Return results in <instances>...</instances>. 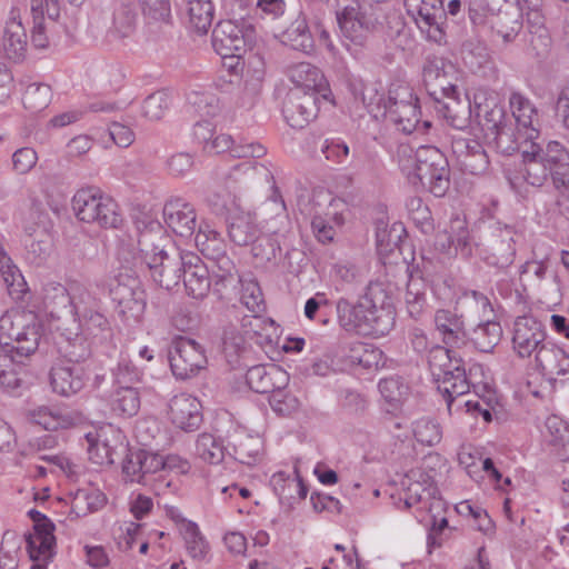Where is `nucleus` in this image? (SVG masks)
<instances>
[{
  "mask_svg": "<svg viewBox=\"0 0 569 569\" xmlns=\"http://www.w3.org/2000/svg\"><path fill=\"white\" fill-rule=\"evenodd\" d=\"M336 310L341 328L363 337H383L396 323L392 297L379 281L370 282L355 303L340 298Z\"/></svg>",
  "mask_w": 569,
  "mask_h": 569,
  "instance_id": "f257e3e1",
  "label": "nucleus"
},
{
  "mask_svg": "<svg viewBox=\"0 0 569 569\" xmlns=\"http://www.w3.org/2000/svg\"><path fill=\"white\" fill-rule=\"evenodd\" d=\"M523 178L532 187H542L549 180L557 190L569 189V151L558 141L540 143L523 141Z\"/></svg>",
  "mask_w": 569,
  "mask_h": 569,
  "instance_id": "f03ea898",
  "label": "nucleus"
},
{
  "mask_svg": "<svg viewBox=\"0 0 569 569\" xmlns=\"http://www.w3.org/2000/svg\"><path fill=\"white\" fill-rule=\"evenodd\" d=\"M167 237L159 222H150L140 231L138 249L141 252V266H146L152 280L161 288L171 290L179 284L184 270L187 252L174 248L167 250L161 242Z\"/></svg>",
  "mask_w": 569,
  "mask_h": 569,
  "instance_id": "7ed1b4c3",
  "label": "nucleus"
},
{
  "mask_svg": "<svg viewBox=\"0 0 569 569\" xmlns=\"http://www.w3.org/2000/svg\"><path fill=\"white\" fill-rule=\"evenodd\" d=\"M517 236L512 226L500 222L490 226L482 240L476 243L480 259L488 267L507 270L515 261Z\"/></svg>",
  "mask_w": 569,
  "mask_h": 569,
  "instance_id": "20e7f679",
  "label": "nucleus"
},
{
  "mask_svg": "<svg viewBox=\"0 0 569 569\" xmlns=\"http://www.w3.org/2000/svg\"><path fill=\"white\" fill-rule=\"evenodd\" d=\"M415 176L435 197H443L450 187V168L445 153L433 146H421L415 153Z\"/></svg>",
  "mask_w": 569,
  "mask_h": 569,
  "instance_id": "39448f33",
  "label": "nucleus"
},
{
  "mask_svg": "<svg viewBox=\"0 0 569 569\" xmlns=\"http://www.w3.org/2000/svg\"><path fill=\"white\" fill-rule=\"evenodd\" d=\"M109 295L121 319L138 321L143 315L146 293L133 273L119 272L110 283Z\"/></svg>",
  "mask_w": 569,
  "mask_h": 569,
  "instance_id": "423d86ee",
  "label": "nucleus"
},
{
  "mask_svg": "<svg viewBox=\"0 0 569 569\" xmlns=\"http://www.w3.org/2000/svg\"><path fill=\"white\" fill-rule=\"evenodd\" d=\"M418 101L409 86L398 84L390 88L388 99L383 103L388 118L406 134L415 132L420 123Z\"/></svg>",
  "mask_w": 569,
  "mask_h": 569,
  "instance_id": "0eeeda50",
  "label": "nucleus"
},
{
  "mask_svg": "<svg viewBox=\"0 0 569 569\" xmlns=\"http://www.w3.org/2000/svg\"><path fill=\"white\" fill-rule=\"evenodd\" d=\"M338 26L342 36L353 44L363 47L370 36L372 24L362 10L359 0H333Z\"/></svg>",
  "mask_w": 569,
  "mask_h": 569,
  "instance_id": "6e6552de",
  "label": "nucleus"
},
{
  "mask_svg": "<svg viewBox=\"0 0 569 569\" xmlns=\"http://www.w3.org/2000/svg\"><path fill=\"white\" fill-rule=\"evenodd\" d=\"M172 373L182 380L190 379L207 366L204 349L194 340L177 337L169 349Z\"/></svg>",
  "mask_w": 569,
  "mask_h": 569,
  "instance_id": "1a4fd4ad",
  "label": "nucleus"
},
{
  "mask_svg": "<svg viewBox=\"0 0 569 569\" xmlns=\"http://www.w3.org/2000/svg\"><path fill=\"white\" fill-rule=\"evenodd\" d=\"M0 331L12 341L10 347L21 361L38 349L40 340L39 325L36 322L27 323L21 315L14 317L10 315L2 316L0 318Z\"/></svg>",
  "mask_w": 569,
  "mask_h": 569,
  "instance_id": "9d476101",
  "label": "nucleus"
},
{
  "mask_svg": "<svg viewBox=\"0 0 569 569\" xmlns=\"http://www.w3.org/2000/svg\"><path fill=\"white\" fill-rule=\"evenodd\" d=\"M322 100L326 101L315 91L291 89L283 101L282 114L290 127L302 129L317 118Z\"/></svg>",
  "mask_w": 569,
  "mask_h": 569,
  "instance_id": "9b49d317",
  "label": "nucleus"
},
{
  "mask_svg": "<svg viewBox=\"0 0 569 569\" xmlns=\"http://www.w3.org/2000/svg\"><path fill=\"white\" fill-rule=\"evenodd\" d=\"M545 326L532 316L518 317L513 322L512 348L520 358H529L547 341Z\"/></svg>",
  "mask_w": 569,
  "mask_h": 569,
  "instance_id": "f8f14e48",
  "label": "nucleus"
},
{
  "mask_svg": "<svg viewBox=\"0 0 569 569\" xmlns=\"http://www.w3.org/2000/svg\"><path fill=\"white\" fill-rule=\"evenodd\" d=\"M162 213L167 227L181 238H191L198 230L196 209L183 198L177 197L166 201Z\"/></svg>",
  "mask_w": 569,
  "mask_h": 569,
  "instance_id": "ddd939ff",
  "label": "nucleus"
},
{
  "mask_svg": "<svg viewBox=\"0 0 569 569\" xmlns=\"http://www.w3.org/2000/svg\"><path fill=\"white\" fill-rule=\"evenodd\" d=\"M49 378L53 392L62 397H71L83 389L88 372L83 365L59 360L51 367Z\"/></svg>",
  "mask_w": 569,
  "mask_h": 569,
  "instance_id": "4468645a",
  "label": "nucleus"
},
{
  "mask_svg": "<svg viewBox=\"0 0 569 569\" xmlns=\"http://www.w3.org/2000/svg\"><path fill=\"white\" fill-rule=\"evenodd\" d=\"M246 33L236 21H219L212 30V47L214 51L226 58L240 59L246 51Z\"/></svg>",
  "mask_w": 569,
  "mask_h": 569,
  "instance_id": "2eb2a0df",
  "label": "nucleus"
},
{
  "mask_svg": "<svg viewBox=\"0 0 569 569\" xmlns=\"http://www.w3.org/2000/svg\"><path fill=\"white\" fill-rule=\"evenodd\" d=\"M201 408L202 406L196 397L182 392L169 400L168 417L177 428L192 432L202 423Z\"/></svg>",
  "mask_w": 569,
  "mask_h": 569,
  "instance_id": "dca6fc26",
  "label": "nucleus"
},
{
  "mask_svg": "<svg viewBox=\"0 0 569 569\" xmlns=\"http://www.w3.org/2000/svg\"><path fill=\"white\" fill-rule=\"evenodd\" d=\"M246 381L252 391L269 393L277 389H284L289 383V375L274 363L256 365L248 368Z\"/></svg>",
  "mask_w": 569,
  "mask_h": 569,
  "instance_id": "f3484780",
  "label": "nucleus"
},
{
  "mask_svg": "<svg viewBox=\"0 0 569 569\" xmlns=\"http://www.w3.org/2000/svg\"><path fill=\"white\" fill-rule=\"evenodd\" d=\"M136 21V11L128 4H121L113 12L111 27L94 38L103 47H116L133 34Z\"/></svg>",
  "mask_w": 569,
  "mask_h": 569,
  "instance_id": "a211bd4d",
  "label": "nucleus"
},
{
  "mask_svg": "<svg viewBox=\"0 0 569 569\" xmlns=\"http://www.w3.org/2000/svg\"><path fill=\"white\" fill-rule=\"evenodd\" d=\"M502 332L500 322L491 318L478 320L473 327L467 328L465 348L490 353L500 342Z\"/></svg>",
  "mask_w": 569,
  "mask_h": 569,
  "instance_id": "6ab92c4d",
  "label": "nucleus"
},
{
  "mask_svg": "<svg viewBox=\"0 0 569 569\" xmlns=\"http://www.w3.org/2000/svg\"><path fill=\"white\" fill-rule=\"evenodd\" d=\"M289 78L296 84L295 89L315 91L326 101H330L331 90L319 68L309 63L300 62L289 68Z\"/></svg>",
  "mask_w": 569,
  "mask_h": 569,
  "instance_id": "aec40b11",
  "label": "nucleus"
},
{
  "mask_svg": "<svg viewBox=\"0 0 569 569\" xmlns=\"http://www.w3.org/2000/svg\"><path fill=\"white\" fill-rule=\"evenodd\" d=\"M187 293L194 299L204 298L211 287L208 267L201 258L193 252H187V260L182 277Z\"/></svg>",
  "mask_w": 569,
  "mask_h": 569,
  "instance_id": "412c9836",
  "label": "nucleus"
},
{
  "mask_svg": "<svg viewBox=\"0 0 569 569\" xmlns=\"http://www.w3.org/2000/svg\"><path fill=\"white\" fill-rule=\"evenodd\" d=\"M509 106L519 130H526L525 140L537 139L539 136L538 110L529 98L519 91H512Z\"/></svg>",
  "mask_w": 569,
  "mask_h": 569,
  "instance_id": "4be33fe9",
  "label": "nucleus"
},
{
  "mask_svg": "<svg viewBox=\"0 0 569 569\" xmlns=\"http://www.w3.org/2000/svg\"><path fill=\"white\" fill-rule=\"evenodd\" d=\"M463 316L448 309L436 311L433 321L437 331L440 333L442 342L452 348H465L467 328L465 327Z\"/></svg>",
  "mask_w": 569,
  "mask_h": 569,
  "instance_id": "5701e85b",
  "label": "nucleus"
},
{
  "mask_svg": "<svg viewBox=\"0 0 569 569\" xmlns=\"http://www.w3.org/2000/svg\"><path fill=\"white\" fill-rule=\"evenodd\" d=\"M226 224L229 239L236 246H248L257 239L260 229L254 217L241 208L227 216Z\"/></svg>",
  "mask_w": 569,
  "mask_h": 569,
  "instance_id": "b1692460",
  "label": "nucleus"
},
{
  "mask_svg": "<svg viewBox=\"0 0 569 569\" xmlns=\"http://www.w3.org/2000/svg\"><path fill=\"white\" fill-rule=\"evenodd\" d=\"M228 151L232 158H261L267 153L266 147L258 142H241L236 144L229 134H217L206 146L207 153H222Z\"/></svg>",
  "mask_w": 569,
  "mask_h": 569,
  "instance_id": "393cba45",
  "label": "nucleus"
},
{
  "mask_svg": "<svg viewBox=\"0 0 569 569\" xmlns=\"http://www.w3.org/2000/svg\"><path fill=\"white\" fill-rule=\"evenodd\" d=\"M436 111L456 129L468 127L471 117L470 102L460 99L459 92L435 101Z\"/></svg>",
  "mask_w": 569,
  "mask_h": 569,
  "instance_id": "a878e982",
  "label": "nucleus"
},
{
  "mask_svg": "<svg viewBox=\"0 0 569 569\" xmlns=\"http://www.w3.org/2000/svg\"><path fill=\"white\" fill-rule=\"evenodd\" d=\"M461 315L468 320H483L495 316L489 298L481 291L466 290L457 301Z\"/></svg>",
  "mask_w": 569,
  "mask_h": 569,
  "instance_id": "bb28decb",
  "label": "nucleus"
},
{
  "mask_svg": "<svg viewBox=\"0 0 569 569\" xmlns=\"http://www.w3.org/2000/svg\"><path fill=\"white\" fill-rule=\"evenodd\" d=\"M27 46V33L21 21L16 19L8 21L2 39L4 56L13 62H21L26 58Z\"/></svg>",
  "mask_w": 569,
  "mask_h": 569,
  "instance_id": "cd10ccee",
  "label": "nucleus"
},
{
  "mask_svg": "<svg viewBox=\"0 0 569 569\" xmlns=\"http://www.w3.org/2000/svg\"><path fill=\"white\" fill-rule=\"evenodd\" d=\"M81 333L91 340V343L103 345L112 338V329L107 317L98 310L78 316Z\"/></svg>",
  "mask_w": 569,
  "mask_h": 569,
  "instance_id": "c85d7f7f",
  "label": "nucleus"
},
{
  "mask_svg": "<svg viewBox=\"0 0 569 569\" xmlns=\"http://www.w3.org/2000/svg\"><path fill=\"white\" fill-rule=\"evenodd\" d=\"M409 279L405 295L406 307L409 316L418 319L427 306L426 282L422 279L418 267H408Z\"/></svg>",
  "mask_w": 569,
  "mask_h": 569,
  "instance_id": "c756f323",
  "label": "nucleus"
},
{
  "mask_svg": "<svg viewBox=\"0 0 569 569\" xmlns=\"http://www.w3.org/2000/svg\"><path fill=\"white\" fill-rule=\"evenodd\" d=\"M104 197L94 187L79 189L72 198V210L76 217L82 222L93 223L94 219L99 217L97 210Z\"/></svg>",
  "mask_w": 569,
  "mask_h": 569,
  "instance_id": "7c9ffc66",
  "label": "nucleus"
},
{
  "mask_svg": "<svg viewBox=\"0 0 569 569\" xmlns=\"http://www.w3.org/2000/svg\"><path fill=\"white\" fill-rule=\"evenodd\" d=\"M222 349L227 361L232 368L248 366L247 359L250 353V349L246 343L244 337L234 326L224 328L222 336Z\"/></svg>",
  "mask_w": 569,
  "mask_h": 569,
  "instance_id": "2f4dec72",
  "label": "nucleus"
},
{
  "mask_svg": "<svg viewBox=\"0 0 569 569\" xmlns=\"http://www.w3.org/2000/svg\"><path fill=\"white\" fill-rule=\"evenodd\" d=\"M521 18L522 14L516 11L490 13L488 26L491 32L500 37L503 43L507 44L512 42L522 29L523 23Z\"/></svg>",
  "mask_w": 569,
  "mask_h": 569,
  "instance_id": "473e14b6",
  "label": "nucleus"
},
{
  "mask_svg": "<svg viewBox=\"0 0 569 569\" xmlns=\"http://www.w3.org/2000/svg\"><path fill=\"white\" fill-rule=\"evenodd\" d=\"M282 42L293 50L310 53L315 49V41L309 30L303 12L282 33Z\"/></svg>",
  "mask_w": 569,
  "mask_h": 569,
  "instance_id": "72a5a7b5",
  "label": "nucleus"
},
{
  "mask_svg": "<svg viewBox=\"0 0 569 569\" xmlns=\"http://www.w3.org/2000/svg\"><path fill=\"white\" fill-rule=\"evenodd\" d=\"M251 246V253L257 264L277 266L280 262L281 246L277 233L261 234L260 232Z\"/></svg>",
  "mask_w": 569,
  "mask_h": 569,
  "instance_id": "f704fd0d",
  "label": "nucleus"
},
{
  "mask_svg": "<svg viewBox=\"0 0 569 569\" xmlns=\"http://www.w3.org/2000/svg\"><path fill=\"white\" fill-rule=\"evenodd\" d=\"M193 237L196 247L208 259L219 258L226 251V243L221 233L204 221L199 222Z\"/></svg>",
  "mask_w": 569,
  "mask_h": 569,
  "instance_id": "c9c22d12",
  "label": "nucleus"
},
{
  "mask_svg": "<svg viewBox=\"0 0 569 569\" xmlns=\"http://www.w3.org/2000/svg\"><path fill=\"white\" fill-rule=\"evenodd\" d=\"M172 457L164 458L163 456L150 452L143 449L142 457V485L152 486L153 482L163 481L162 472L173 468Z\"/></svg>",
  "mask_w": 569,
  "mask_h": 569,
  "instance_id": "e433bc0d",
  "label": "nucleus"
},
{
  "mask_svg": "<svg viewBox=\"0 0 569 569\" xmlns=\"http://www.w3.org/2000/svg\"><path fill=\"white\" fill-rule=\"evenodd\" d=\"M0 277L6 286L8 293L17 299L26 290V281L18 269L8 256L3 246L0 243Z\"/></svg>",
  "mask_w": 569,
  "mask_h": 569,
  "instance_id": "4c0bfd02",
  "label": "nucleus"
},
{
  "mask_svg": "<svg viewBox=\"0 0 569 569\" xmlns=\"http://www.w3.org/2000/svg\"><path fill=\"white\" fill-rule=\"evenodd\" d=\"M233 458L243 465H254L262 450V441L259 437L244 432L233 436L232 440Z\"/></svg>",
  "mask_w": 569,
  "mask_h": 569,
  "instance_id": "58836bf2",
  "label": "nucleus"
},
{
  "mask_svg": "<svg viewBox=\"0 0 569 569\" xmlns=\"http://www.w3.org/2000/svg\"><path fill=\"white\" fill-rule=\"evenodd\" d=\"M257 178L263 179L266 182L273 180L271 171L264 164L256 161H243L233 166L227 174V188H231V182L253 181Z\"/></svg>",
  "mask_w": 569,
  "mask_h": 569,
  "instance_id": "ea45409f",
  "label": "nucleus"
},
{
  "mask_svg": "<svg viewBox=\"0 0 569 569\" xmlns=\"http://www.w3.org/2000/svg\"><path fill=\"white\" fill-rule=\"evenodd\" d=\"M406 232L400 222H395L390 227L382 220L376 223L377 250L380 254H389L399 248L402 241V234Z\"/></svg>",
  "mask_w": 569,
  "mask_h": 569,
  "instance_id": "a19ab883",
  "label": "nucleus"
},
{
  "mask_svg": "<svg viewBox=\"0 0 569 569\" xmlns=\"http://www.w3.org/2000/svg\"><path fill=\"white\" fill-rule=\"evenodd\" d=\"M476 116L479 119V124L485 132L486 139H490V136L500 129L507 127L505 123L506 112L502 106L498 103L476 104Z\"/></svg>",
  "mask_w": 569,
  "mask_h": 569,
  "instance_id": "79ce46f5",
  "label": "nucleus"
},
{
  "mask_svg": "<svg viewBox=\"0 0 569 569\" xmlns=\"http://www.w3.org/2000/svg\"><path fill=\"white\" fill-rule=\"evenodd\" d=\"M111 409L121 417L130 418L140 409V396L137 387L118 388L111 399Z\"/></svg>",
  "mask_w": 569,
  "mask_h": 569,
  "instance_id": "37998d69",
  "label": "nucleus"
},
{
  "mask_svg": "<svg viewBox=\"0 0 569 569\" xmlns=\"http://www.w3.org/2000/svg\"><path fill=\"white\" fill-rule=\"evenodd\" d=\"M188 14L194 30L204 34L212 24L214 8L211 0H189Z\"/></svg>",
  "mask_w": 569,
  "mask_h": 569,
  "instance_id": "c03bdc74",
  "label": "nucleus"
},
{
  "mask_svg": "<svg viewBox=\"0 0 569 569\" xmlns=\"http://www.w3.org/2000/svg\"><path fill=\"white\" fill-rule=\"evenodd\" d=\"M89 338L82 333L77 335L73 339H67L64 343L60 346V352L63 357L60 361L69 363L83 365L90 358L91 342H88Z\"/></svg>",
  "mask_w": 569,
  "mask_h": 569,
  "instance_id": "a18cd8bd",
  "label": "nucleus"
},
{
  "mask_svg": "<svg viewBox=\"0 0 569 569\" xmlns=\"http://www.w3.org/2000/svg\"><path fill=\"white\" fill-rule=\"evenodd\" d=\"M47 535L42 532H29L24 535L26 548L29 553V558L32 561H39L40 559L48 560L52 557V550L56 545V537L53 532H51V538L49 540Z\"/></svg>",
  "mask_w": 569,
  "mask_h": 569,
  "instance_id": "49530a36",
  "label": "nucleus"
},
{
  "mask_svg": "<svg viewBox=\"0 0 569 569\" xmlns=\"http://www.w3.org/2000/svg\"><path fill=\"white\" fill-rule=\"evenodd\" d=\"M52 91L47 83H30L23 92L22 102L26 109L31 112H39L46 109L51 102Z\"/></svg>",
  "mask_w": 569,
  "mask_h": 569,
  "instance_id": "de8ad7c7",
  "label": "nucleus"
},
{
  "mask_svg": "<svg viewBox=\"0 0 569 569\" xmlns=\"http://www.w3.org/2000/svg\"><path fill=\"white\" fill-rule=\"evenodd\" d=\"M106 503V497L98 490L79 489L73 496L71 510L77 517L97 511Z\"/></svg>",
  "mask_w": 569,
  "mask_h": 569,
  "instance_id": "09e8293b",
  "label": "nucleus"
},
{
  "mask_svg": "<svg viewBox=\"0 0 569 569\" xmlns=\"http://www.w3.org/2000/svg\"><path fill=\"white\" fill-rule=\"evenodd\" d=\"M461 52L465 63L475 73L490 63L489 51L481 42L467 40L462 43Z\"/></svg>",
  "mask_w": 569,
  "mask_h": 569,
  "instance_id": "8fccbe9b",
  "label": "nucleus"
},
{
  "mask_svg": "<svg viewBox=\"0 0 569 569\" xmlns=\"http://www.w3.org/2000/svg\"><path fill=\"white\" fill-rule=\"evenodd\" d=\"M196 452L204 462L211 465H218L224 458L223 446L209 433H202L198 437L196 442Z\"/></svg>",
  "mask_w": 569,
  "mask_h": 569,
  "instance_id": "3c124183",
  "label": "nucleus"
},
{
  "mask_svg": "<svg viewBox=\"0 0 569 569\" xmlns=\"http://www.w3.org/2000/svg\"><path fill=\"white\" fill-rule=\"evenodd\" d=\"M52 250V240L50 236L41 231L36 238L26 242V259L36 266H41L50 257Z\"/></svg>",
  "mask_w": 569,
  "mask_h": 569,
  "instance_id": "603ef678",
  "label": "nucleus"
},
{
  "mask_svg": "<svg viewBox=\"0 0 569 569\" xmlns=\"http://www.w3.org/2000/svg\"><path fill=\"white\" fill-rule=\"evenodd\" d=\"M416 21L425 26L437 23L438 20L447 19V11L443 8V0H420L417 7H413V14Z\"/></svg>",
  "mask_w": 569,
  "mask_h": 569,
  "instance_id": "864d4df0",
  "label": "nucleus"
},
{
  "mask_svg": "<svg viewBox=\"0 0 569 569\" xmlns=\"http://www.w3.org/2000/svg\"><path fill=\"white\" fill-rule=\"evenodd\" d=\"M470 382L467 378L466 369L458 370L456 373V378L446 386H441L438 388L439 392L443 396V399L447 403V408L449 415L452 413L453 405L469 392Z\"/></svg>",
  "mask_w": 569,
  "mask_h": 569,
  "instance_id": "5fc2aeb1",
  "label": "nucleus"
},
{
  "mask_svg": "<svg viewBox=\"0 0 569 569\" xmlns=\"http://www.w3.org/2000/svg\"><path fill=\"white\" fill-rule=\"evenodd\" d=\"M70 297L77 317L100 308V299L84 286L77 284L72 287Z\"/></svg>",
  "mask_w": 569,
  "mask_h": 569,
  "instance_id": "6e6d98bb",
  "label": "nucleus"
},
{
  "mask_svg": "<svg viewBox=\"0 0 569 569\" xmlns=\"http://www.w3.org/2000/svg\"><path fill=\"white\" fill-rule=\"evenodd\" d=\"M565 355V350L557 347L550 341H546L535 353L537 366L547 376L553 377L560 359Z\"/></svg>",
  "mask_w": 569,
  "mask_h": 569,
  "instance_id": "4d7b16f0",
  "label": "nucleus"
},
{
  "mask_svg": "<svg viewBox=\"0 0 569 569\" xmlns=\"http://www.w3.org/2000/svg\"><path fill=\"white\" fill-rule=\"evenodd\" d=\"M184 542L188 553L196 560H202L209 552V543L200 532L197 523L189 521L184 530Z\"/></svg>",
  "mask_w": 569,
  "mask_h": 569,
  "instance_id": "13d9d810",
  "label": "nucleus"
},
{
  "mask_svg": "<svg viewBox=\"0 0 569 569\" xmlns=\"http://www.w3.org/2000/svg\"><path fill=\"white\" fill-rule=\"evenodd\" d=\"M383 399L391 406H398L408 395V386L399 376L381 379L378 385Z\"/></svg>",
  "mask_w": 569,
  "mask_h": 569,
  "instance_id": "bf43d9fd",
  "label": "nucleus"
},
{
  "mask_svg": "<svg viewBox=\"0 0 569 569\" xmlns=\"http://www.w3.org/2000/svg\"><path fill=\"white\" fill-rule=\"evenodd\" d=\"M169 104V94L163 90L156 91L143 100L141 107L142 117L149 121H158L162 119Z\"/></svg>",
  "mask_w": 569,
  "mask_h": 569,
  "instance_id": "052dcab7",
  "label": "nucleus"
},
{
  "mask_svg": "<svg viewBox=\"0 0 569 569\" xmlns=\"http://www.w3.org/2000/svg\"><path fill=\"white\" fill-rule=\"evenodd\" d=\"M413 435L418 442L426 446H436L442 438L440 425L429 418H421L413 423Z\"/></svg>",
  "mask_w": 569,
  "mask_h": 569,
  "instance_id": "680f3d73",
  "label": "nucleus"
},
{
  "mask_svg": "<svg viewBox=\"0 0 569 569\" xmlns=\"http://www.w3.org/2000/svg\"><path fill=\"white\" fill-rule=\"evenodd\" d=\"M97 217L93 223L101 228H119L122 223V214L120 213L118 203L110 197H104L100 208H98Z\"/></svg>",
  "mask_w": 569,
  "mask_h": 569,
  "instance_id": "e2e57ef3",
  "label": "nucleus"
},
{
  "mask_svg": "<svg viewBox=\"0 0 569 569\" xmlns=\"http://www.w3.org/2000/svg\"><path fill=\"white\" fill-rule=\"evenodd\" d=\"M240 300L252 313L258 315L264 310L262 291L256 280L241 281Z\"/></svg>",
  "mask_w": 569,
  "mask_h": 569,
  "instance_id": "0e129e2a",
  "label": "nucleus"
},
{
  "mask_svg": "<svg viewBox=\"0 0 569 569\" xmlns=\"http://www.w3.org/2000/svg\"><path fill=\"white\" fill-rule=\"evenodd\" d=\"M450 230L453 237V246L456 251L466 259L470 258L472 256L473 246H476V243H473L465 221L460 219L451 221Z\"/></svg>",
  "mask_w": 569,
  "mask_h": 569,
  "instance_id": "69168bd1",
  "label": "nucleus"
},
{
  "mask_svg": "<svg viewBox=\"0 0 569 569\" xmlns=\"http://www.w3.org/2000/svg\"><path fill=\"white\" fill-rule=\"evenodd\" d=\"M548 441L555 447H569V423L558 416H550L546 420Z\"/></svg>",
  "mask_w": 569,
  "mask_h": 569,
  "instance_id": "338daca9",
  "label": "nucleus"
},
{
  "mask_svg": "<svg viewBox=\"0 0 569 569\" xmlns=\"http://www.w3.org/2000/svg\"><path fill=\"white\" fill-rule=\"evenodd\" d=\"M113 382L118 388L136 387L140 381V372L137 367L127 358H121L117 367L112 368Z\"/></svg>",
  "mask_w": 569,
  "mask_h": 569,
  "instance_id": "774afa93",
  "label": "nucleus"
}]
</instances>
